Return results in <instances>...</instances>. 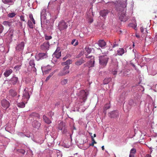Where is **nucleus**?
I'll return each instance as SVG.
<instances>
[{"label": "nucleus", "instance_id": "nucleus-1", "mask_svg": "<svg viewBox=\"0 0 157 157\" xmlns=\"http://www.w3.org/2000/svg\"><path fill=\"white\" fill-rule=\"evenodd\" d=\"M127 0H124L122 1L121 4V8H120L121 10L118 9V8H117V10H118L119 11H121V12L119 13L120 15L119 16V18L121 21H125L127 19L125 13V8L127 6Z\"/></svg>", "mask_w": 157, "mask_h": 157}, {"label": "nucleus", "instance_id": "nucleus-2", "mask_svg": "<svg viewBox=\"0 0 157 157\" xmlns=\"http://www.w3.org/2000/svg\"><path fill=\"white\" fill-rule=\"evenodd\" d=\"M30 95L29 92L27 91L26 89H25L23 94L22 101L20 103V108L25 107V104L26 103Z\"/></svg>", "mask_w": 157, "mask_h": 157}, {"label": "nucleus", "instance_id": "nucleus-3", "mask_svg": "<svg viewBox=\"0 0 157 157\" xmlns=\"http://www.w3.org/2000/svg\"><path fill=\"white\" fill-rule=\"evenodd\" d=\"M109 59V58L107 56H99V64L104 67L106 65Z\"/></svg>", "mask_w": 157, "mask_h": 157}, {"label": "nucleus", "instance_id": "nucleus-4", "mask_svg": "<svg viewBox=\"0 0 157 157\" xmlns=\"http://www.w3.org/2000/svg\"><path fill=\"white\" fill-rule=\"evenodd\" d=\"M67 26L66 22L63 20L59 21L58 24V28L60 31L66 29Z\"/></svg>", "mask_w": 157, "mask_h": 157}, {"label": "nucleus", "instance_id": "nucleus-5", "mask_svg": "<svg viewBox=\"0 0 157 157\" xmlns=\"http://www.w3.org/2000/svg\"><path fill=\"white\" fill-rule=\"evenodd\" d=\"M88 94L85 90H81L79 93V96L80 99H82L83 101H85L87 98Z\"/></svg>", "mask_w": 157, "mask_h": 157}, {"label": "nucleus", "instance_id": "nucleus-6", "mask_svg": "<svg viewBox=\"0 0 157 157\" xmlns=\"http://www.w3.org/2000/svg\"><path fill=\"white\" fill-rule=\"evenodd\" d=\"M69 66H66L63 68V70L59 72L58 74V75H59V76H63V75H65L66 74L69 73Z\"/></svg>", "mask_w": 157, "mask_h": 157}, {"label": "nucleus", "instance_id": "nucleus-7", "mask_svg": "<svg viewBox=\"0 0 157 157\" xmlns=\"http://www.w3.org/2000/svg\"><path fill=\"white\" fill-rule=\"evenodd\" d=\"M95 62L94 56H91L90 59V61L87 62L86 63V64H84V65H87V66H88L89 67H94V66Z\"/></svg>", "mask_w": 157, "mask_h": 157}, {"label": "nucleus", "instance_id": "nucleus-8", "mask_svg": "<svg viewBox=\"0 0 157 157\" xmlns=\"http://www.w3.org/2000/svg\"><path fill=\"white\" fill-rule=\"evenodd\" d=\"M40 125L41 123L40 122V116L39 115V119H36L35 120L33 121L32 123V125L35 128H39Z\"/></svg>", "mask_w": 157, "mask_h": 157}, {"label": "nucleus", "instance_id": "nucleus-9", "mask_svg": "<svg viewBox=\"0 0 157 157\" xmlns=\"http://www.w3.org/2000/svg\"><path fill=\"white\" fill-rule=\"evenodd\" d=\"M39 114L38 113H31L29 116V120L32 121H34V120H35L36 118H38V119H39Z\"/></svg>", "mask_w": 157, "mask_h": 157}, {"label": "nucleus", "instance_id": "nucleus-10", "mask_svg": "<svg viewBox=\"0 0 157 157\" xmlns=\"http://www.w3.org/2000/svg\"><path fill=\"white\" fill-rule=\"evenodd\" d=\"M2 106L5 109H7L10 105L9 102L6 99H3L1 101Z\"/></svg>", "mask_w": 157, "mask_h": 157}, {"label": "nucleus", "instance_id": "nucleus-11", "mask_svg": "<svg viewBox=\"0 0 157 157\" xmlns=\"http://www.w3.org/2000/svg\"><path fill=\"white\" fill-rule=\"evenodd\" d=\"M47 56L48 55L46 53H40L37 56H36V58L37 59V60H39V59L46 58Z\"/></svg>", "mask_w": 157, "mask_h": 157}, {"label": "nucleus", "instance_id": "nucleus-12", "mask_svg": "<svg viewBox=\"0 0 157 157\" xmlns=\"http://www.w3.org/2000/svg\"><path fill=\"white\" fill-rule=\"evenodd\" d=\"M49 46V43L48 42H47L43 43L41 46V49L46 50L48 49Z\"/></svg>", "mask_w": 157, "mask_h": 157}, {"label": "nucleus", "instance_id": "nucleus-13", "mask_svg": "<svg viewBox=\"0 0 157 157\" xmlns=\"http://www.w3.org/2000/svg\"><path fill=\"white\" fill-rule=\"evenodd\" d=\"M60 49L57 48L53 54V57H56L57 58H59L61 56V52L59 51Z\"/></svg>", "mask_w": 157, "mask_h": 157}, {"label": "nucleus", "instance_id": "nucleus-14", "mask_svg": "<svg viewBox=\"0 0 157 157\" xmlns=\"http://www.w3.org/2000/svg\"><path fill=\"white\" fill-rule=\"evenodd\" d=\"M126 52L127 50L126 49H124L122 48H120L117 50L116 54L118 56H122L123 54Z\"/></svg>", "mask_w": 157, "mask_h": 157}, {"label": "nucleus", "instance_id": "nucleus-15", "mask_svg": "<svg viewBox=\"0 0 157 157\" xmlns=\"http://www.w3.org/2000/svg\"><path fill=\"white\" fill-rule=\"evenodd\" d=\"M98 44L99 46L101 48H103L106 45V43L103 40H100L98 41Z\"/></svg>", "mask_w": 157, "mask_h": 157}, {"label": "nucleus", "instance_id": "nucleus-16", "mask_svg": "<svg viewBox=\"0 0 157 157\" xmlns=\"http://www.w3.org/2000/svg\"><path fill=\"white\" fill-rule=\"evenodd\" d=\"M63 123H60L59 124V126L58 127V129L60 130H62V132L63 133H66L67 132V130L66 128H65V126H62L61 127V125L63 124Z\"/></svg>", "mask_w": 157, "mask_h": 157}, {"label": "nucleus", "instance_id": "nucleus-17", "mask_svg": "<svg viewBox=\"0 0 157 157\" xmlns=\"http://www.w3.org/2000/svg\"><path fill=\"white\" fill-rule=\"evenodd\" d=\"M119 115V113L118 111H113L111 113H110V116L111 117H118Z\"/></svg>", "mask_w": 157, "mask_h": 157}, {"label": "nucleus", "instance_id": "nucleus-18", "mask_svg": "<svg viewBox=\"0 0 157 157\" xmlns=\"http://www.w3.org/2000/svg\"><path fill=\"white\" fill-rule=\"evenodd\" d=\"M85 61L83 59V58H81L80 59H78L77 61L75 63V64L77 66H80L83 63H85Z\"/></svg>", "mask_w": 157, "mask_h": 157}, {"label": "nucleus", "instance_id": "nucleus-19", "mask_svg": "<svg viewBox=\"0 0 157 157\" xmlns=\"http://www.w3.org/2000/svg\"><path fill=\"white\" fill-rule=\"evenodd\" d=\"M13 72L11 69H6L4 73V76L6 77H8Z\"/></svg>", "mask_w": 157, "mask_h": 157}, {"label": "nucleus", "instance_id": "nucleus-20", "mask_svg": "<svg viewBox=\"0 0 157 157\" xmlns=\"http://www.w3.org/2000/svg\"><path fill=\"white\" fill-rule=\"evenodd\" d=\"M10 81L11 83H12L13 85H14L17 82H18V79L17 77H13L12 78Z\"/></svg>", "mask_w": 157, "mask_h": 157}, {"label": "nucleus", "instance_id": "nucleus-21", "mask_svg": "<svg viewBox=\"0 0 157 157\" xmlns=\"http://www.w3.org/2000/svg\"><path fill=\"white\" fill-rule=\"evenodd\" d=\"M108 13V10L107 9H105L100 11V15L102 16H104L106 15Z\"/></svg>", "mask_w": 157, "mask_h": 157}, {"label": "nucleus", "instance_id": "nucleus-22", "mask_svg": "<svg viewBox=\"0 0 157 157\" xmlns=\"http://www.w3.org/2000/svg\"><path fill=\"white\" fill-rule=\"evenodd\" d=\"M43 117L44 122H46V123H48V124L51 123L52 122L51 120L49 119L45 115H43Z\"/></svg>", "mask_w": 157, "mask_h": 157}, {"label": "nucleus", "instance_id": "nucleus-23", "mask_svg": "<svg viewBox=\"0 0 157 157\" xmlns=\"http://www.w3.org/2000/svg\"><path fill=\"white\" fill-rule=\"evenodd\" d=\"M27 24L29 28H31V29H33V28H34L35 26V25H33V22H32L30 19L29 20H28Z\"/></svg>", "mask_w": 157, "mask_h": 157}, {"label": "nucleus", "instance_id": "nucleus-24", "mask_svg": "<svg viewBox=\"0 0 157 157\" xmlns=\"http://www.w3.org/2000/svg\"><path fill=\"white\" fill-rule=\"evenodd\" d=\"M2 1L4 3L10 5H12L13 4V2L12 0H2Z\"/></svg>", "mask_w": 157, "mask_h": 157}, {"label": "nucleus", "instance_id": "nucleus-25", "mask_svg": "<svg viewBox=\"0 0 157 157\" xmlns=\"http://www.w3.org/2000/svg\"><path fill=\"white\" fill-rule=\"evenodd\" d=\"M9 93L10 95L12 97L15 96L17 94V92L16 91L12 89L10 90Z\"/></svg>", "mask_w": 157, "mask_h": 157}, {"label": "nucleus", "instance_id": "nucleus-26", "mask_svg": "<svg viewBox=\"0 0 157 157\" xmlns=\"http://www.w3.org/2000/svg\"><path fill=\"white\" fill-rule=\"evenodd\" d=\"M29 17L30 19H31V21L32 22L33 24L34 25H35L36 24V21L33 17L32 14H29Z\"/></svg>", "mask_w": 157, "mask_h": 157}, {"label": "nucleus", "instance_id": "nucleus-27", "mask_svg": "<svg viewBox=\"0 0 157 157\" xmlns=\"http://www.w3.org/2000/svg\"><path fill=\"white\" fill-rule=\"evenodd\" d=\"M72 62V61L71 59H68V60H67L66 61L62 63V64L65 65H69V64H71Z\"/></svg>", "mask_w": 157, "mask_h": 157}, {"label": "nucleus", "instance_id": "nucleus-28", "mask_svg": "<svg viewBox=\"0 0 157 157\" xmlns=\"http://www.w3.org/2000/svg\"><path fill=\"white\" fill-rule=\"evenodd\" d=\"M68 80L67 79V78H65V79H63V80H61L60 82V83L62 85H65L67 83H68Z\"/></svg>", "mask_w": 157, "mask_h": 157}, {"label": "nucleus", "instance_id": "nucleus-29", "mask_svg": "<svg viewBox=\"0 0 157 157\" xmlns=\"http://www.w3.org/2000/svg\"><path fill=\"white\" fill-rule=\"evenodd\" d=\"M3 24L4 25L8 26V27H10L11 25V23L7 21H4L3 23Z\"/></svg>", "mask_w": 157, "mask_h": 157}, {"label": "nucleus", "instance_id": "nucleus-30", "mask_svg": "<svg viewBox=\"0 0 157 157\" xmlns=\"http://www.w3.org/2000/svg\"><path fill=\"white\" fill-rule=\"evenodd\" d=\"M111 80V78H105L103 81V83L104 84H107Z\"/></svg>", "mask_w": 157, "mask_h": 157}, {"label": "nucleus", "instance_id": "nucleus-31", "mask_svg": "<svg viewBox=\"0 0 157 157\" xmlns=\"http://www.w3.org/2000/svg\"><path fill=\"white\" fill-rule=\"evenodd\" d=\"M29 64L31 67H34L35 65L34 60H33V59H31L29 62Z\"/></svg>", "mask_w": 157, "mask_h": 157}, {"label": "nucleus", "instance_id": "nucleus-32", "mask_svg": "<svg viewBox=\"0 0 157 157\" xmlns=\"http://www.w3.org/2000/svg\"><path fill=\"white\" fill-rule=\"evenodd\" d=\"M91 140H92V143L90 145L91 146H94V144H97V142L95 141V139H94V138L93 136H91Z\"/></svg>", "mask_w": 157, "mask_h": 157}, {"label": "nucleus", "instance_id": "nucleus-33", "mask_svg": "<svg viewBox=\"0 0 157 157\" xmlns=\"http://www.w3.org/2000/svg\"><path fill=\"white\" fill-rule=\"evenodd\" d=\"M85 49L86 52L88 54H89V53H90V52H91V48H89L88 47H86L85 48Z\"/></svg>", "mask_w": 157, "mask_h": 157}, {"label": "nucleus", "instance_id": "nucleus-34", "mask_svg": "<svg viewBox=\"0 0 157 157\" xmlns=\"http://www.w3.org/2000/svg\"><path fill=\"white\" fill-rule=\"evenodd\" d=\"M16 14L14 13H10L8 15V16L10 17H14Z\"/></svg>", "mask_w": 157, "mask_h": 157}, {"label": "nucleus", "instance_id": "nucleus-35", "mask_svg": "<svg viewBox=\"0 0 157 157\" xmlns=\"http://www.w3.org/2000/svg\"><path fill=\"white\" fill-rule=\"evenodd\" d=\"M54 73V72H52L47 77L45 81H48V80H49V79H50V78H51V77H52V76Z\"/></svg>", "mask_w": 157, "mask_h": 157}, {"label": "nucleus", "instance_id": "nucleus-36", "mask_svg": "<svg viewBox=\"0 0 157 157\" xmlns=\"http://www.w3.org/2000/svg\"><path fill=\"white\" fill-rule=\"evenodd\" d=\"M75 40H73L71 42L72 44H74V45H77L78 44V43L77 41L76 42Z\"/></svg>", "mask_w": 157, "mask_h": 157}, {"label": "nucleus", "instance_id": "nucleus-37", "mask_svg": "<svg viewBox=\"0 0 157 157\" xmlns=\"http://www.w3.org/2000/svg\"><path fill=\"white\" fill-rule=\"evenodd\" d=\"M136 152V150L135 148H132L130 151V153H131V154H135Z\"/></svg>", "mask_w": 157, "mask_h": 157}, {"label": "nucleus", "instance_id": "nucleus-38", "mask_svg": "<svg viewBox=\"0 0 157 157\" xmlns=\"http://www.w3.org/2000/svg\"><path fill=\"white\" fill-rule=\"evenodd\" d=\"M129 104L131 105H135L134 102L133 100H130L129 101Z\"/></svg>", "mask_w": 157, "mask_h": 157}, {"label": "nucleus", "instance_id": "nucleus-39", "mask_svg": "<svg viewBox=\"0 0 157 157\" xmlns=\"http://www.w3.org/2000/svg\"><path fill=\"white\" fill-rule=\"evenodd\" d=\"M25 46V43L24 42H22L20 43V49H23Z\"/></svg>", "mask_w": 157, "mask_h": 157}, {"label": "nucleus", "instance_id": "nucleus-40", "mask_svg": "<svg viewBox=\"0 0 157 157\" xmlns=\"http://www.w3.org/2000/svg\"><path fill=\"white\" fill-rule=\"evenodd\" d=\"M20 20L24 22V24L25 25L26 21H25V18L23 15H21V16H20Z\"/></svg>", "mask_w": 157, "mask_h": 157}, {"label": "nucleus", "instance_id": "nucleus-41", "mask_svg": "<svg viewBox=\"0 0 157 157\" xmlns=\"http://www.w3.org/2000/svg\"><path fill=\"white\" fill-rule=\"evenodd\" d=\"M52 37L51 36H46V35L45 36V39L46 40H50V39H52Z\"/></svg>", "mask_w": 157, "mask_h": 157}, {"label": "nucleus", "instance_id": "nucleus-42", "mask_svg": "<svg viewBox=\"0 0 157 157\" xmlns=\"http://www.w3.org/2000/svg\"><path fill=\"white\" fill-rule=\"evenodd\" d=\"M3 29L4 28L3 26L1 25H0V33H1L2 32L3 30Z\"/></svg>", "mask_w": 157, "mask_h": 157}, {"label": "nucleus", "instance_id": "nucleus-43", "mask_svg": "<svg viewBox=\"0 0 157 157\" xmlns=\"http://www.w3.org/2000/svg\"><path fill=\"white\" fill-rule=\"evenodd\" d=\"M110 108V105L109 104L106 105L105 106V108L107 109H108V108Z\"/></svg>", "mask_w": 157, "mask_h": 157}, {"label": "nucleus", "instance_id": "nucleus-44", "mask_svg": "<svg viewBox=\"0 0 157 157\" xmlns=\"http://www.w3.org/2000/svg\"><path fill=\"white\" fill-rule=\"evenodd\" d=\"M14 68L17 71V70H19V66H16L14 67Z\"/></svg>", "mask_w": 157, "mask_h": 157}, {"label": "nucleus", "instance_id": "nucleus-45", "mask_svg": "<svg viewBox=\"0 0 157 157\" xmlns=\"http://www.w3.org/2000/svg\"><path fill=\"white\" fill-rule=\"evenodd\" d=\"M88 21L90 22H92L93 21V18H88Z\"/></svg>", "mask_w": 157, "mask_h": 157}, {"label": "nucleus", "instance_id": "nucleus-46", "mask_svg": "<svg viewBox=\"0 0 157 157\" xmlns=\"http://www.w3.org/2000/svg\"><path fill=\"white\" fill-rule=\"evenodd\" d=\"M25 152V150H24V149H20V153L24 154Z\"/></svg>", "mask_w": 157, "mask_h": 157}, {"label": "nucleus", "instance_id": "nucleus-47", "mask_svg": "<svg viewBox=\"0 0 157 157\" xmlns=\"http://www.w3.org/2000/svg\"><path fill=\"white\" fill-rule=\"evenodd\" d=\"M144 29L143 27H141L140 28V31L142 33H143Z\"/></svg>", "mask_w": 157, "mask_h": 157}, {"label": "nucleus", "instance_id": "nucleus-48", "mask_svg": "<svg viewBox=\"0 0 157 157\" xmlns=\"http://www.w3.org/2000/svg\"><path fill=\"white\" fill-rule=\"evenodd\" d=\"M117 71H112V74H114V75H115V74H117Z\"/></svg>", "mask_w": 157, "mask_h": 157}, {"label": "nucleus", "instance_id": "nucleus-49", "mask_svg": "<svg viewBox=\"0 0 157 157\" xmlns=\"http://www.w3.org/2000/svg\"><path fill=\"white\" fill-rule=\"evenodd\" d=\"M118 44H116V42H115V43H114L113 47V48H114V47H115V46H118Z\"/></svg>", "mask_w": 157, "mask_h": 157}, {"label": "nucleus", "instance_id": "nucleus-50", "mask_svg": "<svg viewBox=\"0 0 157 157\" xmlns=\"http://www.w3.org/2000/svg\"><path fill=\"white\" fill-rule=\"evenodd\" d=\"M151 156L150 154H146L145 155V157H151Z\"/></svg>", "mask_w": 157, "mask_h": 157}, {"label": "nucleus", "instance_id": "nucleus-51", "mask_svg": "<svg viewBox=\"0 0 157 157\" xmlns=\"http://www.w3.org/2000/svg\"><path fill=\"white\" fill-rule=\"evenodd\" d=\"M134 155L133 154H132L130 153L129 155V157H134Z\"/></svg>", "mask_w": 157, "mask_h": 157}, {"label": "nucleus", "instance_id": "nucleus-52", "mask_svg": "<svg viewBox=\"0 0 157 157\" xmlns=\"http://www.w3.org/2000/svg\"><path fill=\"white\" fill-rule=\"evenodd\" d=\"M19 46L18 45L17 46L16 48V50H18L19 51Z\"/></svg>", "mask_w": 157, "mask_h": 157}, {"label": "nucleus", "instance_id": "nucleus-53", "mask_svg": "<svg viewBox=\"0 0 157 157\" xmlns=\"http://www.w3.org/2000/svg\"><path fill=\"white\" fill-rule=\"evenodd\" d=\"M91 56H88V55H87L86 56V57L87 58H91Z\"/></svg>", "mask_w": 157, "mask_h": 157}, {"label": "nucleus", "instance_id": "nucleus-54", "mask_svg": "<svg viewBox=\"0 0 157 157\" xmlns=\"http://www.w3.org/2000/svg\"><path fill=\"white\" fill-rule=\"evenodd\" d=\"M5 130H6V131H8L9 129H8V127H6L5 128Z\"/></svg>", "mask_w": 157, "mask_h": 157}, {"label": "nucleus", "instance_id": "nucleus-55", "mask_svg": "<svg viewBox=\"0 0 157 157\" xmlns=\"http://www.w3.org/2000/svg\"><path fill=\"white\" fill-rule=\"evenodd\" d=\"M101 148L103 150H104V146H102L101 147Z\"/></svg>", "mask_w": 157, "mask_h": 157}, {"label": "nucleus", "instance_id": "nucleus-56", "mask_svg": "<svg viewBox=\"0 0 157 157\" xmlns=\"http://www.w3.org/2000/svg\"><path fill=\"white\" fill-rule=\"evenodd\" d=\"M155 39L157 41V34H156L155 36Z\"/></svg>", "mask_w": 157, "mask_h": 157}, {"label": "nucleus", "instance_id": "nucleus-57", "mask_svg": "<svg viewBox=\"0 0 157 157\" xmlns=\"http://www.w3.org/2000/svg\"><path fill=\"white\" fill-rule=\"evenodd\" d=\"M93 138H94V137H96V134H94V135H93Z\"/></svg>", "mask_w": 157, "mask_h": 157}, {"label": "nucleus", "instance_id": "nucleus-58", "mask_svg": "<svg viewBox=\"0 0 157 157\" xmlns=\"http://www.w3.org/2000/svg\"><path fill=\"white\" fill-rule=\"evenodd\" d=\"M90 134L91 136V138H92V132H90Z\"/></svg>", "mask_w": 157, "mask_h": 157}, {"label": "nucleus", "instance_id": "nucleus-59", "mask_svg": "<svg viewBox=\"0 0 157 157\" xmlns=\"http://www.w3.org/2000/svg\"><path fill=\"white\" fill-rule=\"evenodd\" d=\"M136 29H137L136 26V25H135V26L134 27V29H135V30H136Z\"/></svg>", "mask_w": 157, "mask_h": 157}, {"label": "nucleus", "instance_id": "nucleus-60", "mask_svg": "<svg viewBox=\"0 0 157 157\" xmlns=\"http://www.w3.org/2000/svg\"><path fill=\"white\" fill-rule=\"evenodd\" d=\"M111 3H113V4H115L116 3H114V2H110Z\"/></svg>", "mask_w": 157, "mask_h": 157}, {"label": "nucleus", "instance_id": "nucleus-61", "mask_svg": "<svg viewBox=\"0 0 157 157\" xmlns=\"http://www.w3.org/2000/svg\"><path fill=\"white\" fill-rule=\"evenodd\" d=\"M66 59V57H63V60H65V59Z\"/></svg>", "mask_w": 157, "mask_h": 157}, {"label": "nucleus", "instance_id": "nucleus-62", "mask_svg": "<svg viewBox=\"0 0 157 157\" xmlns=\"http://www.w3.org/2000/svg\"><path fill=\"white\" fill-rule=\"evenodd\" d=\"M45 11H46V10H43L42 11V13H43V12H45Z\"/></svg>", "mask_w": 157, "mask_h": 157}, {"label": "nucleus", "instance_id": "nucleus-63", "mask_svg": "<svg viewBox=\"0 0 157 157\" xmlns=\"http://www.w3.org/2000/svg\"><path fill=\"white\" fill-rule=\"evenodd\" d=\"M89 1H93H93H94V0H89Z\"/></svg>", "mask_w": 157, "mask_h": 157}, {"label": "nucleus", "instance_id": "nucleus-64", "mask_svg": "<svg viewBox=\"0 0 157 157\" xmlns=\"http://www.w3.org/2000/svg\"><path fill=\"white\" fill-rule=\"evenodd\" d=\"M19 103H18V106L20 107V105H19Z\"/></svg>", "mask_w": 157, "mask_h": 157}]
</instances>
